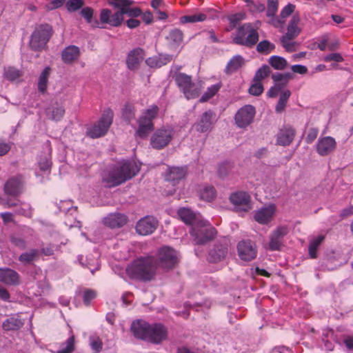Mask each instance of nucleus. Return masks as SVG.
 <instances>
[{
    "mask_svg": "<svg viewBox=\"0 0 353 353\" xmlns=\"http://www.w3.org/2000/svg\"><path fill=\"white\" fill-rule=\"evenodd\" d=\"M343 58L339 53H332L324 57V61L325 62L330 61H336V62H342L343 61Z\"/></svg>",
    "mask_w": 353,
    "mask_h": 353,
    "instance_id": "338daca9",
    "label": "nucleus"
},
{
    "mask_svg": "<svg viewBox=\"0 0 353 353\" xmlns=\"http://www.w3.org/2000/svg\"><path fill=\"white\" fill-rule=\"evenodd\" d=\"M279 7L278 0H268L267 16L268 17H274Z\"/></svg>",
    "mask_w": 353,
    "mask_h": 353,
    "instance_id": "603ef678",
    "label": "nucleus"
},
{
    "mask_svg": "<svg viewBox=\"0 0 353 353\" xmlns=\"http://www.w3.org/2000/svg\"><path fill=\"white\" fill-rule=\"evenodd\" d=\"M288 233V227H286V226H281V227L277 228L274 231L272 234L281 239Z\"/></svg>",
    "mask_w": 353,
    "mask_h": 353,
    "instance_id": "774afa93",
    "label": "nucleus"
},
{
    "mask_svg": "<svg viewBox=\"0 0 353 353\" xmlns=\"http://www.w3.org/2000/svg\"><path fill=\"white\" fill-rule=\"evenodd\" d=\"M114 112L112 109L104 110L99 121L88 130V134L92 139L104 136L112 123Z\"/></svg>",
    "mask_w": 353,
    "mask_h": 353,
    "instance_id": "9d476101",
    "label": "nucleus"
},
{
    "mask_svg": "<svg viewBox=\"0 0 353 353\" xmlns=\"http://www.w3.org/2000/svg\"><path fill=\"white\" fill-rule=\"evenodd\" d=\"M295 9V6L291 3L285 6L281 12V17L284 19L289 17Z\"/></svg>",
    "mask_w": 353,
    "mask_h": 353,
    "instance_id": "69168bd1",
    "label": "nucleus"
},
{
    "mask_svg": "<svg viewBox=\"0 0 353 353\" xmlns=\"http://www.w3.org/2000/svg\"><path fill=\"white\" fill-rule=\"evenodd\" d=\"M52 34V26L46 23L39 26L33 32L30 46L31 48L35 51L43 49Z\"/></svg>",
    "mask_w": 353,
    "mask_h": 353,
    "instance_id": "1a4fd4ad",
    "label": "nucleus"
},
{
    "mask_svg": "<svg viewBox=\"0 0 353 353\" xmlns=\"http://www.w3.org/2000/svg\"><path fill=\"white\" fill-rule=\"evenodd\" d=\"M293 74L290 72H286L284 74L275 73L272 75V79L274 82L276 86H279L281 90L287 85L289 81L292 79Z\"/></svg>",
    "mask_w": 353,
    "mask_h": 353,
    "instance_id": "473e14b6",
    "label": "nucleus"
},
{
    "mask_svg": "<svg viewBox=\"0 0 353 353\" xmlns=\"http://www.w3.org/2000/svg\"><path fill=\"white\" fill-rule=\"evenodd\" d=\"M169 55L149 57L145 60V63L150 68H161L170 61Z\"/></svg>",
    "mask_w": 353,
    "mask_h": 353,
    "instance_id": "f704fd0d",
    "label": "nucleus"
},
{
    "mask_svg": "<svg viewBox=\"0 0 353 353\" xmlns=\"http://www.w3.org/2000/svg\"><path fill=\"white\" fill-rule=\"evenodd\" d=\"M244 63L245 60L242 56L235 55L228 61L225 68V72L227 74H232L240 69Z\"/></svg>",
    "mask_w": 353,
    "mask_h": 353,
    "instance_id": "2f4dec72",
    "label": "nucleus"
},
{
    "mask_svg": "<svg viewBox=\"0 0 353 353\" xmlns=\"http://www.w3.org/2000/svg\"><path fill=\"white\" fill-rule=\"evenodd\" d=\"M156 259L157 268L165 271L174 268L179 261L177 252L169 246H163L157 252Z\"/></svg>",
    "mask_w": 353,
    "mask_h": 353,
    "instance_id": "0eeeda50",
    "label": "nucleus"
},
{
    "mask_svg": "<svg viewBox=\"0 0 353 353\" xmlns=\"http://www.w3.org/2000/svg\"><path fill=\"white\" fill-rule=\"evenodd\" d=\"M94 10L90 7H85L81 9V14L85 19L88 23H92Z\"/></svg>",
    "mask_w": 353,
    "mask_h": 353,
    "instance_id": "bf43d9fd",
    "label": "nucleus"
},
{
    "mask_svg": "<svg viewBox=\"0 0 353 353\" xmlns=\"http://www.w3.org/2000/svg\"><path fill=\"white\" fill-rule=\"evenodd\" d=\"M167 39L172 46L178 47L181 44L183 39V32L178 28L172 29L169 32Z\"/></svg>",
    "mask_w": 353,
    "mask_h": 353,
    "instance_id": "c9c22d12",
    "label": "nucleus"
},
{
    "mask_svg": "<svg viewBox=\"0 0 353 353\" xmlns=\"http://www.w3.org/2000/svg\"><path fill=\"white\" fill-rule=\"evenodd\" d=\"M65 114V109L63 106L56 103L52 108H48V114L49 118L53 121H60Z\"/></svg>",
    "mask_w": 353,
    "mask_h": 353,
    "instance_id": "ea45409f",
    "label": "nucleus"
},
{
    "mask_svg": "<svg viewBox=\"0 0 353 353\" xmlns=\"http://www.w3.org/2000/svg\"><path fill=\"white\" fill-rule=\"evenodd\" d=\"M275 212L276 205L274 204H270L256 212L254 219L260 224H268L272 221Z\"/></svg>",
    "mask_w": 353,
    "mask_h": 353,
    "instance_id": "412c9836",
    "label": "nucleus"
},
{
    "mask_svg": "<svg viewBox=\"0 0 353 353\" xmlns=\"http://www.w3.org/2000/svg\"><path fill=\"white\" fill-rule=\"evenodd\" d=\"M136 108L134 105L127 103L121 110V117L127 123L130 124L135 119Z\"/></svg>",
    "mask_w": 353,
    "mask_h": 353,
    "instance_id": "e433bc0d",
    "label": "nucleus"
},
{
    "mask_svg": "<svg viewBox=\"0 0 353 353\" xmlns=\"http://www.w3.org/2000/svg\"><path fill=\"white\" fill-rule=\"evenodd\" d=\"M108 3L118 10L112 13L110 9H102L99 15L101 23L119 27L122 24L125 14H128L132 18L138 17L142 14V11L139 8L131 7L134 3L132 0H108Z\"/></svg>",
    "mask_w": 353,
    "mask_h": 353,
    "instance_id": "f257e3e1",
    "label": "nucleus"
},
{
    "mask_svg": "<svg viewBox=\"0 0 353 353\" xmlns=\"http://www.w3.org/2000/svg\"><path fill=\"white\" fill-rule=\"evenodd\" d=\"M83 4V0H68L65 2V7L69 12H73L81 9Z\"/></svg>",
    "mask_w": 353,
    "mask_h": 353,
    "instance_id": "8fccbe9b",
    "label": "nucleus"
},
{
    "mask_svg": "<svg viewBox=\"0 0 353 353\" xmlns=\"http://www.w3.org/2000/svg\"><path fill=\"white\" fill-rule=\"evenodd\" d=\"M10 242L21 250H25L27 247L26 241L19 236H12L10 237Z\"/></svg>",
    "mask_w": 353,
    "mask_h": 353,
    "instance_id": "13d9d810",
    "label": "nucleus"
},
{
    "mask_svg": "<svg viewBox=\"0 0 353 353\" xmlns=\"http://www.w3.org/2000/svg\"><path fill=\"white\" fill-rule=\"evenodd\" d=\"M145 51L141 48H137L131 50L126 59V65L129 70H138L140 63L145 57Z\"/></svg>",
    "mask_w": 353,
    "mask_h": 353,
    "instance_id": "dca6fc26",
    "label": "nucleus"
},
{
    "mask_svg": "<svg viewBox=\"0 0 353 353\" xmlns=\"http://www.w3.org/2000/svg\"><path fill=\"white\" fill-rule=\"evenodd\" d=\"M319 130L316 128H312L309 129L307 136L305 137V141L307 143H312L317 137Z\"/></svg>",
    "mask_w": 353,
    "mask_h": 353,
    "instance_id": "e2e57ef3",
    "label": "nucleus"
},
{
    "mask_svg": "<svg viewBox=\"0 0 353 353\" xmlns=\"http://www.w3.org/2000/svg\"><path fill=\"white\" fill-rule=\"evenodd\" d=\"M275 49V45L268 40L260 41L256 46L258 52L268 54Z\"/></svg>",
    "mask_w": 353,
    "mask_h": 353,
    "instance_id": "c03bdc74",
    "label": "nucleus"
},
{
    "mask_svg": "<svg viewBox=\"0 0 353 353\" xmlns=\"http://www.w3.org/2000/svg\"><path fill=\"white\" fill-rule=\"evenodd\" d=\"M40 256L38 249H30L29 251L20 254L19 261L24 265H30L37 261Z\"/></svg>",
    "mask_w": 353,
    "mask_h": 353,
    "instance_id": "7c9ffc66",
    "label": "nucleus"
},
{
    "mask_svg": "<svg viewBox=\"0 0 353 353\" xmlns=\"http://www.w3.org/2000/svg\"><path fill=\"white\" fill-rule=\"evenodd\" d=\"M259 33L252 23H247L239 26L233 38L234 43L252 47L257 43Z\"/></svg>",
    "mask_w": 353,
    "mask_h": 353,
    "instance_id": "423d86ee",
    "label": "nucleus"
},
{
    "mask_svg": "<svg viewBox=\"0 0 353 353\" xmlns=\"http://www.w3.org/2000/svg\"><path fill=\"white\" fill-rule=\"evenodd\" d=\"M96 292L92 290H86L83 292V301L85 305H90L92 300L96 297Z\"/></svg>",
    "mask_w": 353,
    "mask_h": 353,
    "instance_id": "680f3d73",
    "label": "nucleus"
},
{
    "mask_svg": "<svg viewBox=\"0 0 353 353\" xmlns=\"http://www.w3.org/2000/svg\"><path fill=\"white\" fill-rule=\"evenodd\" d=\"M4 76L7 79L10 81H14L19 77L20 74L17 69L9 67L5 69Z\"/></svg>",
    "mask_w": 353,
    "mask_h": 353,
    "instance_id": "864d4df0",
    "label": "nucleus"
},
{
    "mask_svg": "<svg viewBox=\"0 0 353 353\" xmlns=\"http://www.w3.org/2000/svg\"><path fill=\"white\" fill-rule=\"evenodd\" d=\"M215 114L212 110L204 112L199 121L195 123V128L199 132H205L211 130L214 123Z\"/></svg>",
    "mask_w": 353,
    "mask_h": 353,
    "instance_id": "6ab92c4d",
    "label": "nucleus"
},
{
    "mask_svg": "<svg viewBox=\"0 0 353 353\" xmlns=\"http://www.w3.org/2000/svg\"><path fill=\"white\" fill-rule=\"evenodd\" d=\"M104 224L111 228H121L128 222V217L121 213L109 214L104 219Z\"/></svg>",
    "mask_w": 353,
    "mask_h": 353,
    "instance_id": "a878e982",
    "label": "nucleus"
},
{
    "mask_svg": "<svg viewBox=\"0 0 353 353\" xmlns=\"http://www.w3.org/2000/svg\"><path fill=\"white\" fill-rule=\"evenodd\" d=\"M291 95L289 90H285L280 94L279 101L276 105L275 110L276 112H282L285 110L288 99Z\"/></svg>",
    "mask_w": 353,
    "mask_h": 353,
    "instance_id": "79ce46f5",
    "label": "nucleus"
},
{
    "mask_svg": "<svg viewBox=\"0 0 353 353\" xmlns=\"http://www.w3.org/2000/svg\"><path fill=\"white\" fill-rule=\"evenodd\" d=\"M199 196L201 199L210 202L213 201L216 196V191L212 185H205L199 190Z\"/></svg>",
    "mask_w": 353,
    "mask_h": 353,
    "instance_id": "4c0bfd02",
    "label": "nucleus"
},
{
    "mask_svg": "<svg viewBox=\"0 0 353 353\" xmlns=\"http://www.w3.org/2000/svg\"><path fill=\"white\" fill-rule=\"evenodd\" d=\"M300 21L299 15L294 14L287 28V32L282 36L283 39H294L301 32V29L298 27Z\"/></svg>",
    "mask_w": 353,
    "mask_h": 353,
    "instance_id": "bb28decb",
    "label": "nucleus"
},
{
    "mask_svg": "<svg viewBox=\"0 0 353 353\" xmlns=\"http://www.w3.org/2000/svg\"><path fill=\"white\" fill-rule=\"evenodd\" d=\"M221 85L220 83H216L209 87L207 89L206 92L202 95V97L199 99V101L201 103H204L208 101L218 92V91L221 88Z\"/></svg>",
    "mask_w": 353,
    "mask_h": 353,
    "instance_id": "49530a36",
    "label": "nucleus"
},
{
    "mask_svg": "<svg viewBox=\"0 0 353 353\" xmlns=\"http://www.w3.org/2000/svg\"><path fill=\"white\" fill-rule=\"evenodd\" d=\"M0 282L8 285H19L21 283V276L12 269L0 268Z\"/></svg>",
    "mask_w": 353,
    "mask_h": 353,
    "instance_id": "a211bd4d",
    "label": "nucleus"
},
{
    "mask_svg": "<svg viewBox=\"0 0 353 353\" xmlns=\"http://www.w3.org/2000/svg\"><path fill=\"white\" fill-rule=\"evenodd\" d=\"M336 143L332 137H325L319 139L316 144V152L321 156H326L331 153L336 148Z\"/></svg>",
    "mask_w": 353,
    "mask_h": 353,
    "instance_id": "4be33fe9",
    "label": "nucleus"
},
{
    "mask_svg": "<svg viewBox=\"0 0 353 353\" xmlns=\"http://www.w3.org/2000/svg\"><path fill=\"white\" fill-rule=\"evenodd\" d=\"M245 17V14L243 12H239L234 14L229 15L228 19L230 22V28L228 30H232L239 24L240 21L243 20Z\"/></svg>",
    "mask_w": 353,
    "mask_h": 353,
    "instance_id": "de8ad7c7",
    "label": "nucleus"
},
{
    "mask_svg": "<svg viewBox=\"0 0 353 353\" xmlns=\"http://www.w3.org/2000/svg\"><path fill=\"white\" fill-rule=\"evenodd\" d=\"M154 256H141L134 260L126 268L128 276L134 280L148 282L154 280L157 274Z\"/></svg>",
    "mask_w": 353,
    "mask_h": 353,
    "instance_id": "7ed1b4c3",
    "label": "nucleus"
},
{
    "mask_svg": "<svg viewBox=\"0 0 353 353\" xmlns=\"http://www.w3.org/2000/svg\"><path fill=\"white\" fill-rule=\"evenodd\" d=\"M230 200L234 205L243 206L245 209L249 207L250 196L245 192H238L232 194Z\"/></svg>",
    "mask_w": 353,
    "mask_h": 353,
    "instance_id": "c756f323",
    "label": "nucleus"
},
{
    "mask_svg": "<svg viewBox=\"0 0 353 353\" xmlns=\"http://www.w3.org/2000/svg\"><path fill=\"white\" fill-rule=\"evenodd\" d=\"M246 3L247 7L252 12H261L265 9V5L259 3L254 2L252 0H244Z\"/></svg>",
    "mask_w": 353,
    "mask_h": 353,
    "instance_id": "3c124183",
    "label": "nucleus"
},
{
    "mask_svg": "<svg viewBox=\"0 0 353 353\" xmlns=\"http://www.w3.org/2000/svg\"><path fill=\"white\" fill-rule=\"evenodd\" d=\"M65 3V0H51L45 6L46 11H50L61 8Z\"/></svg>",
    "mask_w": 353,
    "mask_h": 353,
    "instance_id": "052dcab7",
    "label": "nucleus"
},
{
    "mask_svg": "<svg viewBox=\"0 0 353 353\" xmlns=\"http://www.w3.org/2000/svg\"><path fill=\"white\" fill-rule=\"evenodd\" d=\"M228 252V248L226 243L216 244L209 252L208 260L212 263L219 262L225 258Z\"/></svg>",
    "mask_w": 353,
    "mask_h": 353,
    "instance_id": "b1692460",
    "label": "nucleus"
},
{
    "mask_svg": "<svg viewBox=\"0 0 353 353\" xmlns=\"http://www.w3.org/2000/svg\"><path fill=\"white\" fill-rule=\"evenodd\" d=\"M158 226V221L152 216H146L140 219L136 225L138 234L145 236L153 233Z\"/></svg>",
    "mask_w": 353,
    "mask_h": 353,
    "instance_id": "4468645a",
    "label": "nucleus"
},
{
    "mask_svg": "<svg viewBox=\"0 0 353 353\" xmlns=\"http://www.w3.org/2000/svg\"><path fill=\"white\" fill-rule=\"evenodd\" d=\"M140 170L134 161H122L104 174L102 181L108 188L116 187L134 177Z\"/></svg>",
    "mask_w": 353,
    "mask_h": 353,
    "instance_id": "f03ea898",
    "label": "nucleus"
},
{
    "mask_svg": "<svg viewBox=\"0 0 353 353\" xmlns=\"http://www.w3.org/2000/svg\"><path fill=\"white\" fill-rule=\"evenodd\" d=\"M255 114V108L251 105H246L241 108L234 117L236 125L241 128L247 127L253 121Z\"/></svg>",
    "mask_w": 353,
    "mask_h": 353,
    "instance_id": "ddd939ff",
    "label": "nucleus"
},
{
    "mask_svg": "<svg viewBox=\"0 0 353 353\" xmlns=\"http://www.w3.org/2000/svg\"><path fill=\"white\" fill-rule=\"evenodd\" d=\"M324 239L325 236L323 235H319L310 241L309 245V254L312 259H316L317 257V249Z\"/></svg>",
    "mask_w": 353,
    "mask_h": 353,
    "instance_id": "37998d69",
    "label": "nucleus"
},
{
    "mask_svg": "<svg viewBox=\"0 0 353 353\" xmlns=\"http://www.w3.org/2000/svg\"><path fill=\"white\" fill-rule=\"evenodd\" d=\"M80 55V50L77 46H69L61 53L62 60L65 63H72L77 60Z\"/></svg>",
    "mask_w": 353,
    "mask_h": 353,
    "instance_id": "c85d7f7f",
    "label": "nucleus"
},
{
    "mask_svg": "<svg viewBox=\"0 0 353 353\" xmlns=\"http://www.w3.org/2000/svg\"><path fill=\"white\" fill-rule=\"evenodd\" d=\"M190 234L194 237L196 244H204L213 239L216 231L207 221L199 220L191 228Z\"/></svg>",
    "mask_w": 353,
    "mask_h": 353,
    "instance_id": "6e6552de",
    "label": "nucleus"
},
{
    "mask_svg": "<svg viewBox=\"0 0 353 353\" xmlns=\"http://www.w3.org/2000/svg\"><path fill=\"white\" fill-rule=\"evenodd\" d=\"M50 71V68L46 67L39 76L38 81V89L41 93H44L47 89Z\"/></svg>",
    "mask_w": 353,
    "mask_h": 353,
    "instance_id": "58836bf2",
    "label": "nucleus"
},
{
    "mask_svg": "<svg viewBox=\"0 0 353 353\" xmlns=\"http://www.w3.org/2000/svg\"><path fill=\"white\" fill-rule=\"evenodd\" d=\"M166 336L167 330L163 325L155 323L150 325L148 341L153 343H159L165 340Z\"/></svg>",
    "mask_w": 353,
    "mask_h": 353,
    "instance_id": "f3484780",
    "label": "nucleus"
},
{
    "mask_svg": "<svg viewBox=\"0 0 353 353\" xmlns=\"http://www.w3.org/2000/svg\"><path fill=\"white\" fill-rule=\"evenodd\" d=\"M187 174L186 167H170L168 169L165 178L168 181L171 182L173 185L179 183V181L184 179Z\"/></svg>",
    "mask_w": 353,
    "mask_h": 353,
    "instance_id": "5701e85b",
    "label": "nucleus"
},
{
    "mask_svg": "<svg viewBox=\"0 0 353 353\" xmlns=\"http://www.w3.org/2000/svg\"><path fill=\"white\" fill-rule=\"evenodd\" d=\"M159 107L156 105H151L145 110L138 119V128L135 132V137L140 139H145L154 130L153 120L157 117Z\"/></svg>",
    "mask_w": 353,
    "mask_h": 353,
    "instance_id": "39448f33",
    "label": "nucleus"
},
{
    "mask_svg": "<svg viewBox=\"0 0 353 353\" xmlns=\"http://www.w3.org/2000/svg\"><path fill=\"white\" fill-rule=\"evenodd\" d=\"M270 73V67L267 65H263L256 72L253 81L261 82L263 79L269 76Z\"/></svg>",
    "mask_w": 353,
    "mask_h": 353,
    "instance_id": "09e8293b",
    "label": "nucleus"
},
{
    "mask_svg": "<svg viewBox=\"0 0 353 353\" xmlns=\"http://www.w3.org/2000/svg\"><path fill=\"white\" fill-rule=\"evenodd\" d=\"M237 252L242 261H251L257 256V247L251 240H242L237 244Z\"/></svg>",
    "mask_w": 353,
    "mask_h": 353,
    "instance_id": "f8f14e48",
    "label": "nucleus"
},
{
    "mask_svg": "<svg viewBox=\"0 0 353 353\" xmlns=\"http://www.w3.org/2000/svg\"><path fill=\"white\" fill-rule=\"evenodd\" d=\"M232 165L229 163H223L219 166L218 172L221 176H226L230 171Z\"/></svg>",
    "mask_w": 353,
    "mask_h": 353,
    "instance_id": "0e129e2a",
    "label": "nucleus"
},
{
    "mask_svg": "<svg viewBox=\"0 0 353 353\" xmlns=\"http://www.w3.org/2000/svg\"><path fill=\"white\" fill-rule=\"evenodd\" d=\"M177 214L185 224L194 226L200 219L196 214L189 208H181L178 210Z\"/></svg>",
    "mask_w": 353,
    "mask_h": 353,
    "instance_id": "cd10ccee",
    "label": "nucleus"
},
{
    "mask_svg": "<svg viewBox=\"0 0 353 353\" xmlns=\"http://www.w3.org/2000/svg\"><path fill=\"white\" fill-rule=\"evenodd\" d=\"M281 246V239L272 234L269 243V249L272 251L279 250Z\"/></svg>",
    "mask_w": 353,
    "mask_h": 353,
    "instance_id": "4d7b16f0",
    "label": "nucleus"
},
{
    "mask_svg": "<svg viewBox=\"0 0 353 353\" xmlns=\"http://www.w3.org/2000/svg\"><path fill=\"white\" fill-rule=\"evenodd\" d=\"M74 349V337L71 336L65 342V347L59 350V353H71Z\"/></svg>",
    "mask_w": 353,
    "mask_h": 353,
    "instance_id": "6e6d98bb",
    "label": "nucleus"
},
{
    "mask_svg": "<svg viewBox=\"0 0 353 353\" xmlns=\"http://www.w3.org/2000/svg\"><path fill=\"white\" fill-rule=\"evenodd\" d=\"M296 130L291 126H284L280 129L276 135V145L288 146L293 141Z\"/></svg>",
    "mask_w": 353,
    "mask_h": 353,
    "instance_id": "aec40b11",
    "label": "nucleus"
},
{
    "mask_svg": "<svg viewBox=\"0 0 353 353\" xmlns=\"http://www.w3.org/2000/svg\"><path fill=\"white\" fill-rule=\"evenodd\" d=\"M150 325V324L144 321L137 320L132 323L131 331L135 337L147 340Z\"/></svg>",
    "mask_w": 353,
    "mask_h": 353,
    "instance_id": "393cba45",
    "label": "nucleus"
},
{
    "mask_svg": "<svg viewBox=\"0 0 353 353\" xmlns=\"http://www.w3.org/2000/svg\"><path fill=\"white\" fill-rule=\"evenodd\" d=\"M23 190V180L21 175L9 179L4 185V192L12 196H19Z\"/></svg>",
    "mask_w": 353,
    "mask_h": 353,
    "instance_id": "2eb2a0df",
    "label": "nucleus"
},
{
    "mask_svg": "<svg viewBox=\"0 0 353 353\" xmlns=\"http://www.w3.org/2000/svg\"><path fill=\"white\" fill-rule=\"evenodd\" d=\"M173 79L188 100L196 99L200 95L201 86L199 83L194 82L190 75L178 72L173 76Z\"/></svg>",
    "mask_w": 353,
    "mask_h": 353,
    "instance_id": "20e7f679",
    "label": "nucleus"
},
{
    "mask_svg": "<svg viewBox=\"0 0 353 353\" xmlns=\"http://www.w3.org/2000/svg\"><path fill=\"white\" fill-rule=\"evenodd\" d=\"M174 130L172 128H161L157 129L151 136L150 145L156 150L165 148L172 141Z\"/></svg>",
    "mask_w": 353,
    "mask_h": 353,
    "instance_id": "9b49d317",
    "label": "nucleus"
},
{
    "mask_svg": "<svg viewBox=\"0 0 353 353\" xmlns=\"http://www.w3.org/2000/svg\"><path fill=\"white\" fill-rule=\"evenodd\" d=\"M207 19V15L203 13H197L192 15H185L181 17V22L185 23H196L203 21Z\"/></svg>",
    "mask_w": 353,
    "mask_h": 353,
    "instance_id": "a18cd8bd",
    "label": "nucleus"
},
{
    "mask_svg": "<svg viewBox=\"0 0 353 353\" xmlns=\"http://www.w3.org/2000/svg\"><path fill=\"white\" fill-rule=\"evenodd\" d=\"M268 63L273 68L279 70H284L288 65L285 59L276 55L270 57Z\"/></svg>",
    "mask_w": 353,
    "mask_h": 353,
    "instance_id": "a19ab883",
    "label": "nucleus"
},
{
    "mask_svg": "<svg viewBox=\"0 0 353 353\" xmlns=\"http://www.w3.org/2000/svg\"><path fill=\"white\" fill-rule=\"evenodd\" d=\"M254 83L251 85L249 88V93L254 96H259L263 92V86L261 82L259 81H254Z\"/></svg>",
    "mask_w": 353,
    "mask_h": 353,
    "instance_id": "5fc2aeb1",
    "label": "nucleus"
},
{
    "mask_svg": "<svg viewBox=\"0 0 353 353\" xmlns=\"http://www.w3.org/2000/svg\"><path fill=\"white\" fill-rule=\"evenodd\" d=\"M23 325L21 319L11 316L6 319L2 323V328L5 331H14L19 330Z\"/></svg>",
    "mask_w": 353,
    "mask_h": 353,
    "instance_id": "72a5a7b5",
    "label": "nucleus"
}]
</instances>
